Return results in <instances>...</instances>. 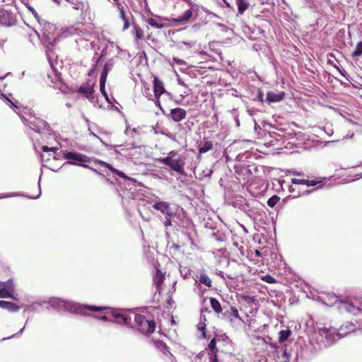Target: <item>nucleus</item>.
Segmentation results:
<instances>
[{"label":"nucleus","mask_w":362,"mask_h":362,"mask_svg":"<svg viewBox=\"0 0 362 362\" xmlns=\"http://www.w3.org/2000/svg\"><path fill=\"white\" fill-rule=\"evenodd\" d=\"M117 7L119 11V18L124 22L122 30L124 31L127 30L130 27L132 21H133V16L128 7L124 8L119 4H117Z\"/></svg>","instance_id":"nucleus-5"},{"label":"nucleus","mask_w":362,"mask_h":362,"mask_svg":"<svg viewBox=\"0 0 362 362\" xmlns=\"http://www.w3.org/2000/svg\"><path fill=\"white\" fill-rule=\"evenodd\" d=\"M242 299L247 304H256L257 300L255 296H250L247 295L242 296Z\"/></svg>","instance_id":"nucleus-32"},{"label":"nucleus","mask_w":362,"mask_h":362,"mask_svg":"<svg viewBox=\"0 0 362 362\" xmlns=\"http://www.w3.org/2000/svg\"><path fill=\"white\" fill-rule=\"evenodd\" d=\"M288 190H289L290 192H294L296 191V188L293 185H291L289 187Z\"/></svg>","instance_id":"nucleus-49"},{"label":"nucleus","mask_w":362,"mask_h":362,"mask_svg":"<svg viewBox=\"0 0 362 362\" xmlns=\"http://www.w3.org/2000/svg\"><path fill=\"white\" fill-rule=\"evenodd\" d=\"M209 362H218V354H209Z\"/></svg>","instance_id":"nucleus-40"},{"label":"nucleus","mask_w":362,"mask_h":362,"mask_svg":"<svg viewBox=\"0 0 362 362\" xmlns=\"http://www.w3.org/2000/svg\"><path fill=\"white\" fill-rule=\"evenodd\" d=\"M101 74H105V76H107V74H108V68H107V66L105 65L102 73Z\"/></svg>","instance_id":"nucleus-44"},{"label":"nucleus","mask_w":362,"mask_h":362,"mask_svg":"<svg viewBox=\"0 0 362 362\" xmlns=\"http://www.w3.org/2000/svg\"><path fill=\"white\" fill-rule=\"evenodd\" d=\"M104 163V166L106 167L107 168H108L111 172L117 174L120 177H122V178H124V179H127V176L123 172L115 169L110 163Z\"/></svg>","instance_id":"nucleus-25"},{"label":"nucleus","mask_w":362,"mask_h":362,"mask_svg":"<svg viewBox=\"0 0 362 362\" xmlns=\"http://www.w3.org/2000/svg\"><path fill=\"white\" fill-rule=\"evenodd\" d=\"M0 308L11 312H16L20 308L16 304L6 300H0Z\"/></svg>","instance_id":"nucleus-15"},{"label":"nucleus","mask_w":362,"mask_h":362,"mask_svg":"<svg viewBox=\"0 0 362 362\" xmlns=\"http://www.w3.org/2000/svg\"><path fill=\"white\" fill-rule=\"evenodd\" d=\"M27 8L32 13V14L34 16V17L36 18V19H39V16H38V13L35 10L34 8H33L32 6H27Z\"/></svg>","instance_id":"nucleus-37"},{"label":"nucleus","mask_w":362,"mask_h":362,"mask_svg":"<svg viewBox=\"0 0 362 362\" xmlns=\"http://www.w3.org/2000/svg\"><path fill=\"white\" fill-rule=\"evenodd\" d=\"M320 182H321V181L316 180H306V179H297V178L291 179V183L293 185H305L308 187L315 186Z\"/></svg>","instance_id":"nucleus-14"},{"label":"nucleus","mask_w":362,"mask_h":362,"mask_svg":"<svg viewBox=\"0 0 362 362\" xmlns=\"http://www.w3.org/2000/svg\"><path fill=\"white\" fill-rule=\"evenodd\" d=\"M174 247H175L176 250H179V249H180V245H175L174 246Z\"/></svg>","instance_id":"nucleus-54"},{"label":"nucleus","mask_w":362,"mask_h":362,"mask_svg":"<svg viewBox=\"0 0 362 362\" xmlns=\"http://www.w3.org/2000/svg\"><path fill=\"white\" fill-rule=\"evenodd\" d=\"M21 117L23 121L28 122L27 119L22 114H21Z\"/></svg>","instance_id":"nucleus-51"},{"label":"nucleus","mask_w":362,"mask_h":362,"mask_svg":"<svg viewBox=\"0 0 362 362\" xmlns=\"http://www.w3.org/2000/svg\"><path fill=\"white\" fill-rule=\"evenodd\" d=\"M101 74H105V76H107V74H108V68H107V66L105 65L102 73Z\"/></svg>","instance_id":"nucleus-45"},{"label":"nucleus","mask_w":362,"mask_h":362,"mask_svg":"<svg viewBox=\"0 0 362 362\" xmlns=\"http://www.w3.org/2000/svg\"><path fill=\"white\" fill-rule=\"evenodd\" d=\"M78 92L88 99L93 98L94 83H91L90 80H88L79 87Z\"/></svg>","instance_id":"nucleus-10"},{"label":"nucleus","mask_w":362,"mask_h":362,"mask_svg":"<svg viewBox=\"0 0 362 362\" xmlns=\"http://www.w3.org/2000/svg\"><path fill=\"white\" fill-rule=\"evenodd\" d=\"M316 332L319 335L325 337L327 339H329L333 337L331 329L326 327L325 325L317 327L316 329Z\"/></svg>","instance_id":"nucleus-16"},{"label":"nucleus","mask_w":362,"mask_h":362,"mask_svg":"<svg viewBox=\"0 0 362 362\" xmlns=\"http://www.w3.org/2000/svg\"><path fill=\"white\" fill-rule=\"evenodd\" d=\"M154 209L161 211L163 214H166L168 216H171L173 212L170 210V204L165 202H156L153 205Z\"/></svg>","instance_id":"nucleus-12"},{"label":"nucleus","mask_w":362,"mask_h":362,"mask_svg":"<svg viewBox=\"0 0 362 362\" xmlns=\"http://www.w3.org/2000/svg\"><path fill=\"white\" fill-rule=\"evenodd\" d=\"M2 95L4 96V98H5V99L6 100H8L11 104V105L13 107H14L17 109H20L22 107V105L19 103H18V102L13 103L11 100H9L5 95Z\"/></svg>","instance_id":"nucleus-36"},{"label":"nucleus","mask_w":362,"mask_h":362,"mask_svg":"<svg viewBox=\"0 0 362 362\" xmlns=\"http://www.w3.org/2000/svg\"><path fill=\"white\" fill-rule=\"evenodd\" d=\"M42 152L47 153V154H42V161L43 163V165L52 171H57L58 169L55 168V166L52 163V159L54 160H57V151H59V148L57 147H48L47 146H42L41 148Z\"/></svg>","instance_id":"nucleus-3"},{"label":"nucleus","mask_w":362,"mask_h":362,"mask_svg":"<svg viewBox=\"0 0 362 362\" xmlns=\"http://www.w3.org/2000/svg\"><path fill=\"white\" fill-rule=\"evenodd\" d=\"M180 272H181V274L183 275V276H184V278H185V279L187 278L188 273H189V271H188V270L187 271L186 274H182V270H180Z\"/></svg>","instance_id":"nucleus-50"},{"label":"nucleus","mask_w":362,"mask_h":362,"mask_svg":"<svg viewBox=\"0 0 362 362\" xmlns=\"http://www.w3.org/2000/svg\"><path fill=\"white\" fill-rule=\"evenodd\" d=\"M199 329L202 331V332H203V326H202V327H199Z\"/></svg>","instance_id":"nucleus-55"},{"label":"nucleus","mask_w":362,"mask_h":362,"mask_svg":"<svg viewBox=\"0 0 362 362\" xmlns=\"http://www.w3.org/2000/svg\"><path fill=\"white\" fill-rule=\"evenodd\" d=\"M133 327L141 334L150 336L156 329V324L153 316L148 312L134 313Z\"/></svg>","instance_id":"nucleus-1"},{"label":"nucleus","mask_w":362,"mask_h":362,"mask_svg":"<svg viewBox=\"0 0 362 362\" xmlns=\"http://www.w3.org/2000/svg\"><path fill=\"white\" fill-rule=\"evenodd\" d=\"M0 288V298H13V293L14 292V286H8V287H4Z\"/></svg>","instance_id":"nucleus-17"},{"label":"nucleus","mask_w":362,"mask_h":362,"mask_svg":"<svg viewBox=\"0 0 362 362\" xmlns=\"http://www.w3.org/2000/svg\"><path fill=\"white\" fill-rule=\"evenodd\" d=\"M199 282L211 288L212 286V281L206 274H201L199 277Z\"/></svg>","instance_id":"nucleus-26"},{"label":"nucleus","mask_w":362,"mask_h":362,"mask_svg":"<svg viewBox=\"0 0 362 362\" xmlns=\"http://www.w3.org/2000/svg\"><path fill=\"white\" fill-rule=\"evenodd\" d=\"M159 161L163 164L169 166L172 170L178 173L180 175H185V158L177 155V153L171 151L170 152V156L160 158Z\"/></svg>","instance_id":"nucleus-2"},{"label":"nucleus","mask_w":362,"mask_h":362,"mask_svg":"<svg viewBox=\"0 0 362 362\" xmlns=\"http://www.w3.org/2000/svg\"><path fill=\"white\" fill-rule=\"evenodd\" d=\"M202 337L204 339H208L206 334V327L205 325H203V332H202Z\"/></svg>","instance_id":"nucleus-48"},{"label":"nucleus","mask_w":362,"mask_h":362,"mask_svg":"<svg viewBox=\"0 0 362 362\" xmlns=\"http://www.w3.org/2000/svg\"><path fill=\"white\" fill-rule=\"evenodd\" d=\"M152 279L153 285L156 288V292L160 294L163 291V285L165 279V272H163L159 268H156Z\"/></svg>","instance_id":"nucleus-7"},{"label":"nucleus","mask_w":362,"mask_h":362,"mask_svg":"<svg viewBox=\"0 0 362 362\" xmlns=\"http://www.w3.org/2000/svg\"><path fill=\"white\" fill-rule=\"evenodd\" d=\"M179 84H180V85H182V86H185V87H186V86H187L185 85V83L184 82H182V81H179Z\"/></svg>","instance_id":"nucleus-53"},{"label":"nucleus","mask_w":362,"mask_h":362,"mask_svg":"<svg viewBox=\"0 0 362 362\" xmlns=\"http://www.w3.org/2000/svg\"><path fill=\"white\" fill-rule=\"evenodd\" d=\"M210 304L211 307L214 310V311L216 313H220L222 312V307L219 301L215 298H210Z\"/></svg>","instance_id":"nucleus-20"},{"label":"nucleus","mask_w":362,"mask_h":362,"mask_svg":"<svg viewBox=\"0 0 362 362\" xmlns=\"http://www.w3.org/2000/svg\"><path fill=\"white\" fill-rule=\"evenodd\" d=\"M107 76H105V74H101L100 77V83L105 84Z\"/></svg>","instance_id":"nucleus-43"},{"label":"nucleus","mask_w":362,"mask_h":362,"mask_svg":"<svg viewBox=\"0 0 362 362\" xmlns=\"http://www.w3.org/2000/svg\"><path fill=\"white\" fill-rule=\"evenodd\" d=\"M146 22L148 25L156 28H163L164 27L163 23H158L156 20L152 18H148Z\"/></svg>","instance_id":"nucleus-29"},{"label":"nucleus","mask_w":362,"mask_h":362,"mask_svg":"<svg viewBox=\"0 0 362 362\" xmlns=\"http://www.w3.org/2000/svg\"><path fill=\"white\" fill-rule=\"evenodd\" d=\"M230 315L235 318V319H239V320H241V317H240V315H239V313H238V310L235 307H232L230 308Z\"/></svg>","instance_id":"nucleus-35"},{"label":"nucleus","mask_w":362,"mask_h":362,"mask_svg":"<svg viewBox=\"0 0 362 362\" xmlns=\"http://www.w3.org/2000/svg\"><path fill=\"white\" fill-rule=\"evenodd\" d=\"M105 84L100 83V90L101 93L105 96V98L107 100L108 96H107V93L105 91Z\"/></svg>","instance_id":"nucleus-38"},{"label":"nucleus","mask_w":362,"mask_h":362,"mask_svg":"<svg viewBox=\"0 0 362 362\" xmlns=\"http://www.w3.org/2000/svg\"><path fill=\"white\" fill-rule=\"evenodd\" d=\"M135 35L136 40H142L144 37V32L143 29L138 25H134Z\"/></svg>","instance_id":"nucleus-27"},{"label":"nucleus","mask_w":362,"mask_h":362,"mask_svg":"<svg viewBox=\"0 0 362 362\" xmlns=\"http://www.w3.org/2000/svg\"><path fill=\"white\" fill-rule=\"evenodd\" d=\"M236 5L238 6V13L243 14L249 8L250 4L247 0H236Z\"/></svg>","instance_id":"nucleus-19"},{"label":"nucleus","mask_w":362,"mask_h":362,"mask_svg":"<svg viewBox=\"0 0 362 362\" xmlns=\"http://www.w3.org/2000/svg\"><path fill=\"white\" fill-rule=\"evenodd\" d=\"M163 83L158 78L154 76L153 78V92L154 96L156 98V105L160 106V97L165 92Z\"/></svg>","instance_id":"nucleus-9"},{"label":"nucleus","mask_w":362,"mask_h":362,"mask_svg":"<svg viewBox=\"0 0 362 362\" xmlns=\"http://www.w3.org/2000/svg\"><path fill=\"white\" fill-rule=\"evenodd\" d=\"M85 308L93 312H99L103 310H109L110 309L104 306H95V305H86Z\"/></svg>","instance_id":"nucleus-28"},{"label":"nucleus","mask_w":362,"mask_h":362,"mask_svg":"<svg viewBox=\"0 0 362 362\" xmlns=\"http://www.w3.org/2000/svg\"><path fill=\"white\" fill-rule=\"evenodd\" d=\"M284 98L285 93L284 91H281L279 93L269 91L267 93V101L268 102V103L280 102L283 100Z\"/></svg>","instance_id":"nucleus-13"},{"label":"nucleus","mask_w":362,"mask_h":362,"mask_svg":"<svg viewBox=\"0 0 362 362\" xmlns=\"http://www.w3.org/2000/svg\"><path fill=\"white\" fill-rule=\"evenodd\" d=\"M255 254L256 257H262V252L259 250H255Z\"/></svg>","instance_id":"nucleus-47"},{"label":"nucleus","mask_w":362,"mask_h":362,"mask_svg":"<svg viewBox=\"0 0 362 362\" xmlns=\"http://www.w3.org/2000/svg\"><path fill=\"white\" fill-rule=\"evenodd\" d=\"M98 319H100L103 321H108V317L106 315H101L100 317H98Z\"/></svg>","instance_id":"nucleus-46"},{"label":"nucleus","mask_w":362,"mask_h":362,"mask_svg":"<svg viewBox=\"0 0 362 362\" xmlns=\"http://www.w3.org/2000/svg\"><path fill=\"white\" fill-rule=\"evenodd\" d=\"M279 200L280 197L279 196L273 195L267 200V205L269 207H274Z\"/></svg>","instance_id":"nucleus-31"},{"label":"nucleus","mask_w":362,"mask_h":362,"mask_svg":"<svg viewBox=\"0 0 362 362\" xmlns=\"http://www.w3.org/2000/svg\"><path fill=\"white\" fill-rule=\"evenodd\" d=\"M217 339L214 337L208 344V349L210 351L209 354H218V349L216 348Z\"/></svg>","instance_id":"nucleus-24"},{"label":"nucleus","mask_w":362,"mask_h":362,"mask_svg":"<svg viewBox=\"0 0 362 362\" xmlns=\"http://www.w3.org/2000/svg\"><path fill=\"white\" fill-rule=\"evenodd\" d=\"M341 309L346 310L349 313H353L354 315H356L358 313L361 311V309L355 305H354L351 303L344 302L341 304Z\"/></svg>","instance_id":"nucleus-18"},{"label":"nucleus","mask_w":362,"mask_h":362,"mask_svg":"<svg viewBox=\"0 0 362 362\" xmlns=\"http://www.w3.org/2000/svg\"><path fill=\"white\" fill-rule=\"evenodd\" d=\"M260 279L268 284H276L277 282V280L269 274L262 276Z\"/></svg>","instance_id":"nucleus-33"},{"label":"nucleus","mask_w":362,"mask_h":362,"mask_svg":"<svg viewBox=\"0 0 362 362\" xmlns=\"http://www.w3.org/2000/svg\"><path fill=\"white\" fill-rule=\"evenodd\" d=\"M168 117L175 122H179L187 117V111L181 107H176L170 110Z\"/></svg>","instance_id":"nucleus-11"},{"label":"nucleus","mask_w":362,"mask_h":362,"mask_svg":"<svg viewBox=\"0 0 362 362\" xmlns=\"http://www.w3.org/2000/svg\"><path fill=\"white\" fill-rule=\"evenodd\" d=\"M279 334V341L280 343H283L291 336L292 332L290 329H287L286 330L280 331Z\"/></svg>","instance_id":"nucleus-23"},{"label":"nucleus","mask_w":362,"mask_h":362,"mask_svg":"<svg viewBox=\"0 0 362 362\" xmlns=\"http://www.w3.org/2000/svg\"><path fill=\"white\" fill-rule=\"evenodd\" d=\"M8 286H14L11 279L8 280L6 282L0 281V286L8 287Z\"/></svg>","instance_id":"nucleus-39"},{"label":"nucleus","mask_w":362,"mask_h":362,"mask_svg":"<svg viewBox=\"0 0 362 362\" xmlns=\"http://www.w3.org/2000/svg\"><path fill=\"white\" fill-rule=\"evenodd\" d=\"M263 98H264V94H263L262 91L259 90L257 95V100L262 103L264 101Z\"/></svg>","instance_id":"nucleus-42"},{"label":"nucleus","mask_w":362,"mask_h":362,"mask_svg":"<svg viewBox=\"0 0 362 362\" xmlns=\"http://www.w3.org/2000/svg\"><path fill=\"white\" fill-rule=\"evenodd\" d=\"M174 60L176 61L177 62V64H182V60L181 59H176L175 58H174Z\"/></svg>","instance_id":"nucleus-52"},{"label":"nucleus","mask_w":362,"mask_h":362,"mask_svg":"<svg viewBox=\"0 0 362 362\" xmlns=\"http://www.w3.org/2000/svg\"><path fill=\"white\" fill-rule=\"evenodd\" d=\"M170 216H168L165 217V219L164 221V226L165 227H168V226H171V220H170Z\"/></svg>","instance_id":"nucleus-41"},{"label":"nucleus","mask_w":362,"mask_h":362,"mask_svg":"<svg viewBox=\"0 0 362 362\" xmlns=\"http://www.w3.org/2000/svg\"><path fill=\"white\" fill-rule=\"evenodd\" d=\"M213 148V143L211 141H205L203 146L199 147V154L204 153Z\"/></svg>","instance_id":"nucleus-22"},{"label":"nucleus","mask_w":362,"mask_h":362,"mask_svg":"<svg viewBox=\"0 0 362 362\" xmlns=\"http://www.w3.org/2000/svg\"><path fill=\"white\" fill-rule=\"evenodd\" d=\"M188 5V9H187L182 16H179L177 18L173 19V21L181 25L187 23L192 18L193 14H197L198 6L192 2L191 0H184Z\"/></svg>","instance_id":"nucleus-4"},{"label":"nucleus","mask_w":362,"mask_h":362,"mask_svg":"<svg viewBox=\"0 0 362 362\" xmlns=\"http://www.w3.org/2000/svg\"><path fill=\"white\" fill-rule=\"evenodd\" d=\"M54 73V78H52V83H57V82H62V74L60 72L56 71L55 69H52Z\"/></svg>","instance_id":"nucleus-34"},{"label":"nucleus","mask_w":362,"mask_h":362,"mask_svg":"<svg viewBox=\"0 0 362 362\" xmlns=\"http://www.w3.org/2000/svg\"><path fill=\"white\" fill-rule=\"evenodd\" d=\"M294 174H295V175H300V173H298V172L295 173Z\"/></svg>","instance_id":"nucleus-56"},{"label":"nucleus","mask_w":362,"mask_h":362,"mask_svg":"<svg viewBox=\"0 0 362 362\" xmlns=\"http://www.w3.org/2000/svg\"><path fill=\"white\" fill-rule=\"evenodd\" d=\"M155 346L163 354L169 353V347L162 340H157L154 342Z\"/></svg>","instance_id":"nucleus-21"},{"label":"nucleus","mask_w":362,"mask_h":362,"mask_svg":"<svg viewBox=\"0 0 362 362\" xmlns=\"http://www.w3.org/2000/svg\"><path fill=\"white\" fill-rule=\"evenodd\" d=\"M110 313L111 315L116 320V322L119 325H131L132 316L129 315L120 313L115 310H110L106 314Z\"/></svg>","instance_id":"nucleus-8"},{"label":"nucleus","mask_w":362,"mask_h":362,"mask_svg":"<svg viewBox=\"0 0 362 362\" xmlns=\"http://www.w3.org/2000/svg\"><path fill=\"white\" fill-rule=\"evenodd\" d=\"M64 158L67 160H73L72 162H69L71 164L85 165L84 163L88 161V158L81 153L76 152H65L63 153Z\"/></svg>","instance_id":"nucleus-6"},{"label":"nucleus","mask_w":362,"mask_h":362,"mask_svg":"<svg viewBox=\"0 0 362 362\" xmlns=\"http://www.w3.org/2000/svg\"><path fill=\"white\" fill-rule=\"evenodd\" d=\"M362 55V41L359 42L356 45V47L352 52L353 57H358Z\"/></svg>","instance_id":"nucleus-30"}]
</instances>
